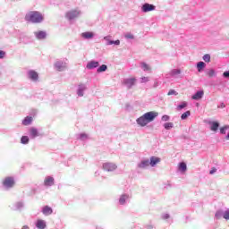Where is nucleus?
Returning <instances> with one entry per match:
<instances>
[{"instance_id":"obj_26","label":"nucleus","mask_w":229,"mask_h":229,"mask_svg":"<svg viewBox=\"0 0 229 229\" xmlns=\"http://www.w3.org/2000/svg\"><path fill=\"white\" fill-rule=\"evenodd\" d=\"M31 123H33V117L31 116H26L22 122L21 124H23V126H30V124H31Z\"/></svg>"},{"instance_id":"obj_11","label":"nucleus","mask_w":229,"mask_h":229,"mask_svg":"<svg viewBox=\"0 0 229 229\" xmlns=\"http://www.w3.org/2000/svg\"><path fill=\"white\" fill-rule=\"evenodd\" d=\"M37 40H46L47 38V32L46 30H38L34 32Z\"/></svg>"},{"instance_id":"obj_34","label":"nucleus","mask_w":229,"mask_h":229,"mask_svg":"<svg viewBox=\"0 0 229 229\" xmlns=\"http://www.w3.org/2000/svg\"><path fill=\"white\" fill-rule=\"evenodd\" d=\"M189 117H191V111H186L181 115L182 121H185Z\"/></svg>"},{"instance_id":"obj_39","label":"nucleus","mask_w":229,"mask_h":229,"mask_svg":"<svg viewBox=\"0 0 229 229\" xmlns=\"http://www.w3.org/2000/svg\"><path fill=\"white\" fill-rule=\"evenodd\" d=\"M210 54H206L203 55L202 60L206 62V64H210Z\"/></svg>"},{"instance_id":"obj_54","label":"nucleus","mask_w":229,"mask_h":229,"mask_svg":"<svg viewBox=\"0 0 229 229\" xmlns=\"http://www.w3.org/2000/svg\"><path fill=\"white\" fill-rule=\"evenodd\" d=\"M13 3H21V0H11Z\"/></svg>"},{"instance_id":"obj_7","label":"nucleus","mask_w":229,"mask_h":229,"mask_svg":"<svg viewBox=\"0 0 229 229\" xmlns=\"http://www.w3.org/2000/svg\"><path fill=\"white\" fill-rule=\"evenodd\" d=\"M102 167L104 171H106L107 173H112L113 171H115V169H117V165L114 163H104Z\"/></svg>"},{"instance_id":"obj_3","label":"nucleus","mask_w":229,"mask_h":229,"mask_svg":"<svg viewBox=\"0 0 229 229\" xmlns=\"http://www.w3.org/2000/svg\"><path fill=\"white\" fill-rule=\"evenodd\" d=\"M154 10H157V6L153 4L145 3L141 5V12L143 13H148V12H154Z\"/></svg>"},{"instance_id":"obj_50","label":"nucleus","mask_w":229,"mask_h":229,"mask_svg":"<svg viewBox=\"0 0 229 229\" xmlns=\"http://www.w3.org/2000/svg\"><path fill=\"white\" fill-rule=\"evenodd\" d=\"M217 108H226V105H225L223 102L220 103V105L217 106Z\"/></svg>"},{"instance_id":"obj_40","label":"nucleus","mask_w":229,"mask_h":229,"mask_svg":"<svg viewBox=\"0 0 229 229\" xmlns=\"http://www.w3.org/2000/svg\"><path fill=\"white\" fill-rule=\"evenodd\" d=\"M187 102H182L177 106V110H183V108H187Z\"/></svg>"},{"instance_id":"obj_6","label":"nucleus","mask_w":229,"mask_h":229,"mask_svg":"<svg viewBox=\"0 0 229 229\" xmlns=\"http://www.w3.org/2000/svg\"><path fill=\"white\" fill-rule=\"evenodd\" d=\"M137 81V79L135 78H125L123 80V85H124L128 90L131 89L135 85V82Z\"/></svg>"},{"instance_id":"obj_4","label":"nucleus","mask_w":229,"mask_h":229,"mask_svg":"<svg viewBox=\"0 0 229 229\" xmlns=\"http://www.w3.org/2000/svg\"><path fill=\"white\" fill-rule=\"evenodd\" d=\"M80 13H81L80 10L69 11L66 13V19H68V21H74V19L80 17Z\"/></svg>"},{"instance_id":"obj_13","label":"nucleus","mask_w":229,"mask_h":229,"mask_svg":"<svg viewBox=\"0 0 229 229\" xmlns=\"http://www.w3.org/2000/svg\"><path fill=\"white\" fill-rule=\"evenodd\" d=\"M104 40H106V46H120L121 45V40H119V39L112 40V39H110V36L104 37Z\"/></svg>"},{"instance_id":"obj_43","label":"nucleus","mask_w":229,"mask_h":229,"mask_svg":"<svg viewBox=\"0 0 229 229\" xmlns=\"http://www.w3.org/2000/svg\"><path fill=\"white\" fill-rule=\"evenodd\" d=\"M224 219L229 221V208L224 211Z\"/></svg>"},{"instance_id":"obj_55","label":"nucleus","mask_w":229,"mask_h":229,"mask_svg":"<svg viewBox=\"0 0 229 229\" xmlns=\"http://www.w3.org/2000/svg\"><path fill=\"white\" fill-rule=\"evenodd\" d=\"M226 140H229V132L227 133V135L225 136Z\"/></svg>"},{"instance_id":"obj_37","label":"nucleus","mask_w":229,"mask_h":229,"mask_svg":"<svg viewBox=\"0 0 229 229\" xmlns=\"http://www.w3.org/2000/svg\"><path fill=\"white\" fill-rule=\"evenodd\" d=\"M20 40L21 42H24V40H30V37H28V35H26V33L22 32L20 34Z\"/></svg>"},{"instance_id":"obj_22","label":"nucleus","mask_w":229,"mask_h":229,"mask_svg":"<svg viewBox=\"0 0 229 229\" xmlns=\"http://www.w3.org/2000/svg\"><path fill=\"white\" fill-rule=\"evenodd\" d=\"M81 37L85 40H90L94 37V32H92V31L82 32Z\"/></svg>"},{"instance_id":"obj_42","label":"nucleus","mask_w":229,"mask_h":229,"mask_svg":"<svg viewBox=\"0 0 229 229\" xmlns=\"http://www.w3.org/2000/svg\"><path fill=\"white\" fill-rule=\"evenodd\" d=\"M171 120V116L167 115V114H164L162 117H161V121H163L164 123H167V121H170Z\"/></svg>"},{"instance_id":"obj_15","label":"nucleus","mask_w":229,"mask_h":229,"mask_svg":"<svg viewBox=\"0 0 229 229\" xmlns=\"http://www.w3.org/2000/svg\"><path fill=\"white\" fill-rule=\"evenodd\" d=\"M203 96H205V91H203V89H200L191 96V99H193L194 101H199V99H203Z\"/></svg>"},{"instance_id":"obj_12","label":"nucleus","mask_w":229,"mask_h":229,"mask_svg":"<svg viewBox=\"0 0 229 229\" xmlns=\"http://www.w3.org/2000/svg\"><path fill=\"white\" fill-rule=\"evenodd\" d=\"M99 67V62L96 60L89 61L86 69H89V71H92L93 69H98Z\"/></svg>"},{"instance_id":"obj_33","label":"nucleus","mask_w":229,"mask_h":229,"mask_svg":"<svg viewBox=\"0 0 229 229\" xmlns=\"http://www.w3.org/2000/svg\"><path fill=\"white\" fill-rule=\"evenodd\" d=\"M21 144H30V137L28 136H21Z\"/></svg>"},{"instance_id":"obj_5","label":"nucleus","mask_w":229,"mask_h":229,"mask_svg":"<svg viewBox=\"0 0 229 229\" xmlns=\"http://www.w3.org/2000/svg\"><path fill=\"white\" fill-rule=\"evenodd\" d=\"M3 185L5 189H12L15 185V179L13 177H5L3 181Z\"/></svg>"},{"instance_id":"obj_38","label":"nucleus","mask_w":229,"mask_h":229,"mask_svg":"<svg viewBox=\"0 0 229 229\" xmlns=\"http://www.w3.org/2000/svg\"><path fill=\"white\" fill-rule=\"evenodd\" d=\"M226 130H229V125H225L220 128L221 135H226Z\"/></svg>"},{"instance_id":"obj_52","label":"nucleus","mask_w":229,"mask_h":229,"mask_svg":"<svg viewBox=\"0 0 229 229\" xmlns=\"http://www.w3.org/2000/svg\"><path fill=\"white\" fill-rule=\"evenodd\" d=\"M154 89H157V87H158V82H155L154 85H153Z\"/></svg>"},{"instance_id":"obj_35","label":"nucleus","mask_w":229,"mask_h":229,"mask_svg":"<svg viewBox=\"0 0 229 229\" xmlns=\"http://www.w3.org/2000/svg\"><path fill=\"white\" fill-rule=\"evenodd\" d=\"M140 67H141L142 71H144V72H148V71L150 70L149 65L146 63H141Z\"/></svg>"},{"instance_id":"obj_49","label":"nucleus","mask_w":229,"mask_h":229,"mask_svg":"<svg viewBox=\"0 0 229 229\" xmlns=\"http://www.w3.org/2000/svg\"><path fill=\"white\" fill-rule=\"evenodd\" d=\"M171 217V216L169 214H164L162 215V219H169Z\"/></svg>"},{"instance_id":"obj_28","label":"nucleus","mask_w":229,"mask_h":229,"mask_svg":"<svg viewBox=\"0 0 229 229\" xmlns=\"http://www.w3.org/2000/svg\"><path fill=\"white\" fill-rule=\"evenodd\" d=\"M224 216H225V210L218 209V210L216 211V213H215V218L216 219L219 220Z\"/></svg>"},{"instance_id":"obj_8","label":"nucleus","mask_w":229,"mask_h":229,"mask_svg":"<svg viewBox=\"0 0 229 229\" xmlns=\"http://www.w3.org/2000/svg\"><path fill=\"white\" fill-rule=\"evenodd\" d=\"M24 207H26L24 200H19L13 205V210L22 212V210H24Z\"/></svg>"},{"instance_id":"obj_44","label":"nucleus","mask_w":229,"mask_h":229,"mask_svg":"<svg viewBox=\"0 0 229 229\" xmlns=\"http://www.w3.org/2000/svg\"><path fill=\"white\" fill-rule=\"evenodd\" d=\"M168 96H177L178 93L174 89H170L167 93Z\"/></svg>"},{"instance_id":"obj_16","label":"nucleus","mask_w":229,"mask_h":229,"mask_svg":"<svg viewBox=\"0 0 229 229\" xmlns=\"http://www.w3.org/2000/svg\"><path fill=\"white\" fill-rule=\"evenodd\" d=\"M208 124L210 126L211 131H217V130H219V126H221V123L217 121H209Z\"/></svg>"},{"instance_id":"obj_25","label":"nucleus","mask_w":229,"mask_h":229,"mask_svg":"<svg viewBox=\"0 0 229 229\" xmlns=\"http://www.w3.org/2000/svg\"><path fill=\"white\" fill-rule=\"evenodd\" d=\"M159 162H160V157H157L155 156H152L150 157L149 164L151 167H155V165H157V164H159Z\"/></svg>"},{"instance_id":"obj_2","label":"nucleus","mask_w":229,"mask_h":229,"mask_svg":"<svg viewBox=\"0 0 229 229\" xmlns=\"http://www.w3.org/2000/svg\"><path fill=\"white\" fill-rule=\"evenodd\" d=\"M25 21L32 24H40L44 21V16L39 12L33 11L25 15Z\"/></svg>"},{"instance_id":"obj_18","label":"nucleus","mask_w":229,"mask_h":229,"mask_svg":"<svg viewBox=\"0 0 229 229\" xmlns=\"http://www.w3.org/2000/svg\"><path fill=\"white\" fill-rule=\"evenodd\" d=\"M45 187H53L55 185V178L47 176L44 181Z\"/></svg>"},{"instance_id":"obj_9","label":"nucleus","mask_w":229,"mask_h":229,"mask_svg":"<svg viewBox=\"0 0 229 229\" xmlns=\"http://www.w3.org/2000/svg\"><path fill=\"white\" fill-rule=\"evenodd\" d=\"M54 67L58 72H62L65 71L66 64L64 61L59 60L55 63Z\"/></svg>"},{"instance_id":"obj_20","label":"nucleus","mask_w":229,"mask_h":229,"mask_svg":"<svg viewBox=\"0 0 229 229\" xmlns=\"http://www.w3.org/2000/svg\"><path fill=\"white\" fill-rule=\"evenodd\" d=\"M43 216H51L53 214V208L49 206H44L41 209Z\"/></svg>"},{"instance_id":"obj_29","label":"nucleus","mask_w":229,"mask_h":229,"mask_svg":"<svg viewBox=\"0 0 229 229\" xmlns=\"http://www.w3.org/2000/svg\"><path fill=\"white\" fill-rule=\"evenodd\" d=\"M108 70V66L106 64H102V65H98V67L97 68V72L101 73V72H106V71Z\"/></svg>"},{"instance_id":"obj_30","label":"nucleus","mask_w":229,"mask_h":229,"mask_svg":"<svg viewBox=\"0 0 229 229\" xmlns=\"http://www.w3.org/2000/svg\"><path fill=\"white\" fill-rule=\"evenodd\" d=\"M77 139H79V140H87L89 139V135L85 132H81L80 134L77 135Z\"/></svg>"},{"instance_id":"obj_17","label":"nucleus","mask_w":229,"mask_h":229,"mask_svg":"<svg viewBox=\"0 0 229 229\" xmlns=\"http://www.w3.org/2000/svg\"><path fill=\"white\" fill-rule=\"evenodd\" d=\"M30 139H37V137H40V133L38 132V129L35 127H30L29 130Z\"/></svg>"},{"instance_id":"obj_41","label":"nucleus","mask_w":229,"mask_h":229,"mask_svg":"<svg viewBox=\"0 0 229 229\" xmlns=\"http://www.w3.org/2000/svg\"><path fill=\"white\" fill-rule=\"evenodd\" d=\"M124 38H127V40H133V38H135V36H133V34L131 33H127L124 35Z\"/></svg>"},{"instance_id":"obj_36","label":"nucleus","mask_w":229,"mask_h":229,"mask_svg":"<svg viewBox=\"0 0 229 229\" xmlns=\"http://www.w3.org/2000/svg\"><path fill=\"white\" fill-rule=\"evenodd\" d=\"M207 74L208 75L209 78H214L217 76V73L216 72V70L210 69L208 72H207Z\"/></svg>"},{"instance_id":"obj_46","label":"nucleus","mask_w":229,"mask_h":229,"mask_svg":"<svg viewBox=\"0 0 229 229\" xmlns=\"http://www.w3.org/2000/svg\"><path fill=\"white\" fill-rule=\"evenodd\" d=\"M4 56H6V52H4V50H0V60H3Z\"/></svg>"},{"instance_id":"obj_45","label":"nucleus","mask_w":229,"mask_h":229,"mask_svg":"<svg viewBox=\"0 0 229 229\" xmlns=\"http://www.w3.org/2000/svg\"><path fill=\"white\" fill-rule=\"evenodd\" d=\"M223 78H225V80H229V70L225 71L223 72L222 74Z\"/></svg>"},{"instance_id":"obj_1","label":"nucleus","mask_w":229,"mask_h":229,"mask_svg":"<svg viewBox=\"0 0 229 229\" xmlns=\"http://www.w3.org/2000/svg\"><path fill=\"white\" fill-rule=\"evenodd\" d=\"M158 117V113L155 111H149L145 113L143 115L140 116L136 119V123L139 126H141V128H144V126H148L149 123H153L155 119Z\"/></svg>"},{"instance_id":"obj_48","label":"nucleus","mask_w":229,"mask_h":229,"mask_svg":"<svg viewBox=\"0 0 229 229\" xmlns=\"http://www.w3.org/2000/svg\"><path fill=\"white\" fill-rule=\"evenodd\" d=\"M215 173H217V168L213 167V168L209 171V174H214Z\"/></svg>"},{"instance_id":"obj_23","label":"nucleus","mask_w":229,"mask_h":229,"mask_svg":"<svg viewBox=\"0 0 229 229\" xmlns=\"http://www.w3.org/2000/svg\"><path fill=\"white\" fill-rule=\"evenodd\" d=\"M149 159L141 160V162L138 164L140 169H146V167H149Z\"/></svg>"},{"instance_id":"obj_51","label":"nucleus","mask_w":229,"mask_h":229,"mask_svg":"<svg viewBox=\"0 0 229 229\" xmlns=\"http://www.w3.org/2000/svg\"><path fill=\"white\" fill-rule=\"evenodd\" d=\"M147 229H154L155 226L153 225H148L146 226Z\"/></svg>"},{"instance_id":"obj_27","label":"nucleus","mask_w":229,"mask_h":229,"mask_svg":"<svg viewBox=\"0 0 229 229\" xmlns=\"http://www.w3.org/2000/svg\"><path fill=\"white\" fill-rule=\"evenodd\" d=\"M178 170L180 173H185V171H187V164L185 162H180L178 165Z\"/></svg>"},{"instance_id":"obj_47","label":"nucleus","mask_w":229,"mask_h":229,"mask_svg":"<svg viewBox=\"0 0 229 229\" xmlns=\"http://www.w3.org/2000/svg\"><path fill=\"white\" fill-rule=\"evenodd\" d=\"M148 81H149L148 77H141V83H148Z\"/></svg>"},{"instance_id":"obj_21","label":"nucleus","mask_w":229,"mask_h":229,"mask_svg":"<svg viewBox=\"0 0 229 229\" xmlns=\"http://www.w3.org/2000/svg\"><path fill=\"white\" fill-rule=\"evenodd\" d=\"M130 199V195L124 193L120 196L119 198V205H126V201Z\"/></svg>"},{"instance_id":"obj_32","label":"nucleus","mask_w":229,"mask_h":229,"mask_svg":"<svg viewBox=\"0 0 229 229\" xmlns=\"http://www.w3.org/2000/svg\"><path fill=\"white\" fill-rule=\"evenodd\" d=\"M163 126L165 130H171L172 128H174V123L171 122H167V123H165Z\"/></svg>"},{"instance_id":"obj_19","label":"nucleus","mask_w":229,"mask_h":229,"mask_svg":"<svg viewBox=\"0 0 229 229\" xmlns=\"http://www.w3.org/2000/svg\"><path fill=\"white\" fill-rule=\"evenodd\" d=\"M35 226L38 229H46V227L47 226V225L46 224L45 220L42 219H38L35 223Z\"/></svg>"},{"instance_id":"obj_10","label":"nucleus","mask_w":229,"mask_h":229,"mask_svg":"<svg viewBox=\"0 0 229 229\" xmlns=\"http://www.w3.org/2000/svg\"><path fill=\"white\" fill-rule=\"evenodd\" d=\"M27 76L29 80H31V81H38V72H37L35 70H29Z\"/></svg>"},{"instance_id":"obj_53","label":"nucleus","mask_w":229,"mask_h":229,"mask_svg":"<svg viewBox=\"0 0 229 229\" xmlns=\"http://www.w3.org/2000/svg\"><path fill=\"white\" fill-rule=\"evenodd\" d=\"M21 229H30V226H29V225H23V226L21 227Z\"/></svg>"},{"instance_id":"obj_24","label":"nucleus","mask_w":229,"mask_h":229,"mask_svg":"<svg viewBox=\"0 0 229 229\" xmlns=\"http://www.w3.org/2000/svg\"><path fill=\"white\" fill-rule=\"evenodd\" d=\"M205 67H207V64H205V62L199 61L197 63L198 72H203Z\"/></svg>"},{"instance_id":"obj_31","label":"nucleus","mask_w":229,"mask_h":229,"mask_svg":"<svg viewBox=\"0 0 229 229\" xmlns=\"http://www.w3.org/2000/svg\"><path fill=\"white\" fill-rule=\"evenodd\" d=\"M178 74H182V70H180V69H173L170 72V76H172L173 78H174V76H178Z\"/></svg>"},{"instance_id":"obj_14","label":"nucleus","mask_w":229,"mask_h":229,"mask_svg":"<svg viewBox=\"0 0 229 229\" xmlns=\"http://www.w3.org/2000/svg\"><path fill=\"white\" fill-rule=\"evenodd\" d=\"M85 90H87V84H79L77 89V96H79V98H83Z\"/></svg>"}]
</instances>
